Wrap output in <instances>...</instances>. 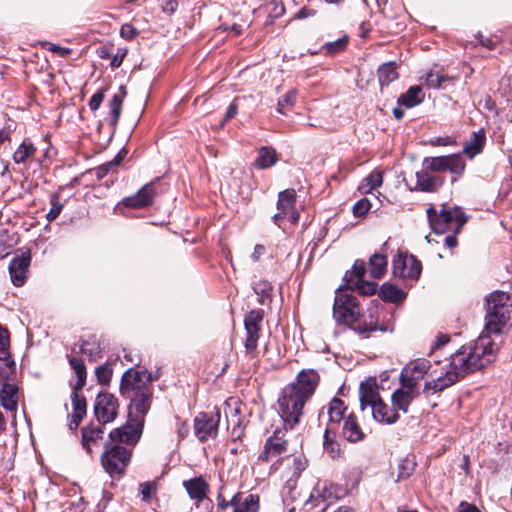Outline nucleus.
<instances>
[{"label":"nucleus","mask_w":512,"mask_h":512,"mask_svg":"<svg viewBox=\"0 0 512 512\" xmlns=\"http://www.w3.org/2000/svg\"><path fill=\"white\" fill-rule=\"evenodd\" d=\"M498 351V346L490 337L479 336L469 344L463 345L451 355L449 362L430 372L431 380L425 382L424 392L435 394L455 384L468 373L480 370L491 364Z\"/></svg>","instance_id":"nucleus-1"},{"label":"nucleus","mask_w":512,"mask_h":512,"mask_svg":"<svg viewBox=\"0 0 512 512\" xmlns=\"http://www.w3.org/2000/svg\"><path fill=\"white\" fill-rule=\"evenodd\" d=\"M320 376L314 369H303L288 384L278 399L279 414L284 430H292L300 423L306 403L314 395Z\"/></svg>","instance_id":"nucleus-2"},{"label":"nucleus","mask_w":512,"mask_h":512,"mask_svg":"<svg viewBox=\"0 0 512 512\" xmlns=\"http://www.w3.org/2000/svg\"><path fill=\"white\" fill-rule=\"evenodd\" d=\"M427 216L430 227L436 234L448 231L458 233L467 221V217L459 207H443L440 213L430 207L427 209Z\"/></svg>","instance_id":"nucleus-3"},{"label":"nucleus","mask_w":512,"mask_h":512,"mask_svg":"<svg viewBox=\"0 0 512 512\" xmlns=\"http://www.w3.org/2000/svg\"><path fill=\"white\" fill-rule=\"evenodd\" d=\"M360 308L358 299L343 287L337 289L333 305V316L338 323L354 327L358 322Z\"/></svg>","instance_id":"nucleus-4"},{"label":"nucleus","mask_w":512,"mask_h":512,"mask_svg":"<svg viewBox=\"0 0 512 512\" xmlns=\"http://www.w3.org/2000/svg\"><path fill=\"white\" fill-rule=\"evenodd\" d=\"M131 459V451L118 444H107L101 462L105 471L112 477L123 475Z\"/></svg>","instance_id":"nucleus-5"},{"label":"nucleus","mask_w":512,"mask_h":512,"mask_svg":"<svg viewBox=\"0 0 512 512\" xmlns=\"http://www.w3.org/2000/svg\"><path fill=\"white\" fill-rule=\"evenodd\" d=\"M144 389H152L151 378L146 371L129 369L123 374L120 384L123 397L144 392Z\"/></svg>","instance_id":"nucleus-6"},{"label":"nucleus","mask_w":512,"mask_h":512,"mask_svg":"<svg viewBox=\"0 0 512 512\" xmlns=\"http://www.w3.org/2000/svg\"><path fill=\"white\" fill-rule=\"evenodd\" d=\"M263 317L264 312L261 309H253L245 315L244 327L246 337L244 347L248 354H253L257 349Z\"/></svg>","instance_id":"nucleus-7"},{"label":"nucleus","mask_w":512,"mask_h":512,"mask_svg":"<svg viewBox=\"0 0 512 512\" xmlns=\"http://www.w3.org/2000/svg\"><path fill=\"white\" fill-rule=\"evenodd\" d=\"M424 165L431 172L449 171L456 176L462 175L465 170V161L459 154L426 158Z\"/></svg>","instance_id":"nucleus-8"},{"label":"nucleus","mask_w":512,"mask_h":512,"mask_svg":"<svg viewBox=\"0 0 512 512\" xmlns=\"http://www.w3.org/2000/svg\"><path fill=\"white\" fill-rule=\"evenodd\" d=\"M296 192L294 189H286L279 193L276 213L272 220L274 223L281 227V221L288 219L292 224H296L299 219V214L295 209Z\"/></svg>","instance_id":"nucleus-9"},{"label":"nucleus","mask_w":512,"mask_h":512,"mask_svg":"<svg viewBox=\"0 0 512 512\" xmlns=\"http://www.w3.org/2000/svg\"><path fill=\"white\" fill-rule=\"evenodd\" d=\"M118 407V400L114 395L99 393L95 399L94 413L100 423L107 424L117 417Z\"/></svg>","instance_id":"nucleus-10"},{"label":"nucleus","mask_w":512,"mask_h":512,"mask_svg":"<svg viewBox=\"0 0 512 512\" xmlns=\"http://www.w3.org/2000/svg\"><path fill=\"white\" fill-rule=\"evenodd\" d=\"M286 430L277 429L265 442L259 459L265 462L278 461L282 455L287 453L288 441L284 438Z\"/></svg>","instance_id":"nucleus-11"},{"label":"nucleus","mask_w":512,"mask_h":512,"mask_svg":"<svg viewBox=\"0 0 512 512\" xmlns=\"http://www.w3.org/2000/svg\"><path fill=\"white\" fill-rule=\"evenodd\" d=\"M421 263L413 255L398 254L392 263L393 275L402 279H417L421 273Z\"/></svg>","instance_id":"nucleus-12"},{"label":"nucleus","mask_w":512,"mask_h":512,"mask_svg":"<svg viewBox=\"0 0 512 512\" xmlns=\"http://www.w3.org/2000/svg\"><path fill=\"white\" fill-rule=\"evenodd\" d=\"M220 413L217 411L215 415L207 413H199L194 419V430L196 437L204 442L209 438L216 437L218 433V423Z\"/></svg>","instance_id":"nucleus-13"},{"label":"nucleus","mask_w":512,"mask_h":512,"mask_svg":"<svg viewBox=\"0 0 512 512\" xmlns=\"http://www.w3.org/2000/svg\"><path fill=\"white\" fill-rule=\"evenodd\" d=\"M431 363L427 359H417L408 363L402 370L401 382L418 389L419 381L431 369Z\"/></svg>","instance_id":"nucleus-14"},{"label":"nucleus","mask_w":512,"mask_h":512,"mask_svg":"<svg viewBox=\"0 0 512 512\" xmlns=\"http://www.w3.org/2000/svg\"><path fill=\"white\" fill-rule=\"evenodd\" d=\"M142 421L139 420H128V422L122 427L116 428L110 432V440L113 443H126L135 444L140 439L143 428Z\"/></svg>","instance_id":"nucleus-15"},{"label":"nucleus","mask_w":512,"mask_h":512,"mask_svg":"<svg viewBox=\"0 0 512 512\" xmlns=\"http://www.w3.org/2000/svg\"><path fill=\"white\" fill-rule=\"evenodd\" d=\"M130 401L129 418L144 422L152 402V389H144V392L125 397Z\"/></svg>","instance_id":"nucleus-16"},{"label":"nucleus","mask_w":512,"mask_h":512,"mask_svg":"<svg viewBox=\"0 0 512 512\" xmlns=\"http://www.w3.org/2000/svg\"><path fill=\"white\" fill-rule=\"evenodd\" d=\"M416 183L411 190H417L427 193L437 192L444 184V179L434 175L428 169H423L415 173Z\"/></svg>","instance_id":"nucleus-17"},{"label":"nucleus","mask_w":512,"mask_h":512,"mask_svg":"<svg viewBox=\"0 0 512 512\" xmlns=\"http://www.w3.org/2000/svg\"><path fill=\"white\" fill-rule=\"evenodd\" d=\"M30 262L29 253H22L11 260L8 269L11 281L15 286L20 287L25 283Z\"/></svg>","instance_id":"nucleus-18"},{"label":"nucleus","mask_w":512,"mask_h":512,"mask_svg":"<svg viewBox=\"0 0 512 512\" xmlns=\"http://www.w3.org/2000/svg\"><path fill=\"white\" fill-rule=\"evenodd\" d=\"M419 395L418 389L401 382V387L391 395L392 406L398 413H407L412 401Z\"/></svg>","instance_id":"nucleus-19"},{"label":"nucleus","mask_w":512,"mask_h":512,"mask_svg":"<svg viewBox=\"0 0 512 512\" xmlns=\"http://www.w3.org/2000/svg\"><path fill=\"white\" fill-rule=\"evenodd\" d=\"M156 190L154 183L144 185L135 195L124 198L119 204L134 208L141 209L152 204Z\"/></svg>","instance_id":"nucleus-20"},{"label":"nucleus","mask_w":512,"mask_h":512,"mask_svg":"<svg viewBox=\"0 0 512 512\" xmlns=\"http://www.w3.org/2000/svg\"><path fill=\"white\" fill-rule=\"evenodd\" d=\"M346 410L347 406L345 403L341 399L334 397L327 405L328 422L326 428H332L333 431H337L340 422L346 418L344 417Z\"/></svg>","instance_id":"nucleus-21"},{"label":"nucleus","mask_w":512,"mask_h":512,"mask_svg":"<svg viewBox=\"0 0 512 512\" xmlns=\"http://www.w3.org/2000/svg\"><path fill=\"white\" fill-rule=\"evenodd\" d=\"M359 395L361 410H365L366 407H371L372 409L374 404L378 401H382L379 397L377 384L374 380L362 382L359 388Z\"/></svg>","instance_id":"nucleus-22"},{"label":"nucleus","mask_w":512,"mask_h":512,"mask_svg":"<svg viewBox=\"0 0 512 512\" xmlns=\"http://www.w3.org/2000/svg\"><path fill=\"white\" fill-rule=\"evenodd\" d=\"M509 319V314H504L503 312H497L495 310L493 311H487L486 310V324H485V332L482 333V335H486L488 337H491L489 334H498L502 331L503 327L506 325L507 321ZM493 342L494 340L490 338Z\"/></svg>","instance_id":"nucleus-23"},{"label":"nucleus","mask_w":512,"mask_h":512,"mask_svg":"<svg viewBox=\"0 0 512 512\" xmlns=\"http://www.w3.org/2000/svg\"><path fill=\"white\" fill-rule=\"evenodd\" d=\"M231 506L234 512H258L259 496L254 494L244 496L242 493H236L231 499Z\"/></svg>","instance_id":"nucleus-24"},{"label":"nucleus","mask_w":512,"mask_h":512,"mask_svg":"<svg viewBox=\"0 0 512 512\" xmlns=\"http://www.w3.org/2000/svg\"><path fill=\"white\" fill-rule=\"evenodd\" d=\"M189 497L197 503L202 502L208 493L209 485L202 477H196L183 482Z\"/></svg>","instance_id":"nucleus-25"},{"label":"nucleus","mask_w":512,"mask_h":512,"mask_svg":"<svg viewBox=\"0 0 512 512\" xmlns=\"http://www.w3.org/2000/svg\"><path fill=\"white\" fill-rule=\"evenodd\" d=\"M82 432V446L91 454L93 448L99 446L100 441L103 439L104 431L100 426L89 425L81 430Z\"/></svg>","instance_id":"nucleus-26"},{"label":"nucleus","mask_w":512,"mask_h":512,"mask_svg":"<svg viewBox=\"0 0 512 512\" xmlns=\"http://www.w3.org/2000/svg\"><path fill=\"white\" fill-rule=\"evenodd\" d=\"M342 434L343 437L351 443H357L365 438V433L359 426L354 414H349L344 419Z\"/></svg>","instance_id":"nucleus-27"},{"label":"nucleus","mask_w":512,"mask_h":512,"mask_svg":"<svg viewBox=\"0 0 512 512\" xmlns=\"http://www.w3.org/2000/svg\"><path fill=\"white\" fill-rule=\"evenodd\" d=\"M373 418L383 424H393L399 419V414L394 407L389 408L386 403L378 401L371 409Z\"/></svg>","instance_id":"nucleus-28"},{"label":"nucleus","mask_w":512,"mask_h":512,"mask_svg":"<svg viewBox=\"0 0 512 512\" xmlns=\"http://www.w3.org/2000/svg\"><path fill=\"white\" fill-rule=\"evenodd\" d=\"M71 401H72V407L73 411L70 416L69 421V428L71 430L77 429L80 422L83 420V418L86 415V400L84 397H80L77 392H73L71 395Z\"/></svg>","instance_id":"nucleus-29"},{"label":"nucleus","mask_w":512,"mask_h":512,"mask_svg":"<svg viewBox=\"0 0 512 512\" xmlns=\"http://www.w3.org/2000/svg\"><path fill=\"white\" fill-rule=\"evenodd\" d=\"M0 403L8 411H15L18 406V387L14 383H4L0 389Z\"/></svg>","instance_id":"nucleus-30"},{"label":"nucleus","mask_w":512,"mask_h":512,"mask_svg":"<svg viewBox=\"0 0 512 512\" xmlns=\"http://www.w3.org/2000/svg\"><path fill=\"white\" fill-rule=\"evenodd\" d=\"M509 295L503 291H495L492 292L486 298V310L487 311H497L503 312L504 314H509L508 308Z\"/></svg>","instance_id":"nucleus-31"},{"label":"nucleus","mask_w":512,"mask_h":512,"mask_svg":"<svg viewBox=\"0 0 512 512\" xmlns=\"http://www.w3.org/2000/svg\"><path fill=\"white\" fill-rule=\"evenodd\" d=\"M486 136L483 130L473 132L471 138L465 143L463 152L470 158L479 154L485 144Z\"/></svg>","instance_id":"nucleus-32"},{"label":"nucleus","mask_w":512,"mask_h":512,"mask_svg":"<svg viewBox=\"0 0 512 512\" xmlns=\"http://www.w3.org/2000/svg\"><path fill=\"white\" fill-rule=\"evenodd\" d=\"M336 432L332 428H325L324 431L323 448L332 459L339 458L341 454L340 444L336 441Z\"/></svg>","instance_id":"nucleus-33"},{"label":"nucleus","mask_w":512,"mask_h":512,"mask_svg":"<svg viewBox=\"0 0 512 512\" xmlns=\"http://www.w3.org/2000/svg\"><path fill=\"white\" fill-rule=\"evenodd\" d=\"M424 95L420 86L410 87L404 94L398 99V103L405 106L406 108H413L423 101Z\"/></svg>","instance_id":"nucleus-34"},{"label":"nucleus","mask_w":512,"mask_h":512,"mask_svg":"<svg viewBox=\"0 0 512 512\" xmlns=\"http://www.w3.org/2000/svg\"><path fill=\"white\" fill-rule=\"evenodd\" d=\"M376 310L370 311L368 317H365L363 321L357 322L353 329L359 335H368L370 332L376 331L378 327V317L376 316Z\"/></svg>","instance_id":"nucleus-35"},{"label":"nucleus","mask_w":512,"mask_h":512,"mask_svg":"<svg viewBox=\"0 0 512 512\" xmlns=\"http://www.w3.org/2000/svg\"><path fill=\"white\" fill-rule=\"evenodd\" d=\"M277 162V153L270 147H261L255 160V166L260 169H266Z\"/></svg>","instance_id":"nucleus-36"},{"label":"nucleus","mask_w":512,"mask_h":512,"mask_svg":"<svg viewBox=\"0 0 512 512\" xmlns=\"http://www.w3.org/2000/svg\"><path fill=\"white\" fill-rule=\"evenodd\" d=\"M370 275L375 278H381L387 269V258L380 253L373 254L369 259Z\"/></svg>","instance_id":"nucleus-37"},{"label":"nucleus","mask_w":512,"mask_h":512,"mask_svg":"<svg viewBox=\"0 0 512 512\" xmlns=\"http://www.w3.org/2000/svg\"><path fill=\"white\" fill-rule=\"evenodd\" d=\"M36 151L37 149L32 142L24 140L14 152L13 160L16 164H23L33 157Z\"/></svg>","instance_id":"nucleus-38"},{"label":"nucleus","mask_w":512,"mask_h":512,"mask_svg":"<svg viewBox=\"0 0 512 512\" xmlns=\"http://www.w3.org/2000/svg\"><path fill=\"white\" fill-rule=\"evenodd\" d=\"M344 289H346L347 291L348 290H351V291L358 290L359 293L362 295L371 296V295L375 294L376 289H377V284L374 282L363 281V279L355 280V281L347 280Z\"/></svg>","instance_id":"nucleus-39"},{"label":"nucleus","mask_w":512,"mask_h":512,"mask_svg":"<svg viewBox=\"0 0 512 512\" xmlns=\"http://www.w3.org/2000/svg\"><path fill=\"white\" fill-rule=\"evenodd\" d=\"M379 296L385 301L397 303L404 299L405 294L395 285L390 283H384L380 287Z\"/></svg>","instance_id":"nucleus-40"},{"label":"nucleus","mask_w":512,"mask_h":512,"mask_svg":"<svg viewBox=\"0 0 512 512\" xmlns=\"http://www.w3.org/2000/svg\"><path fill=\"white\" fill-rule=\"evenodd\" d=\"M398 78L395 62H388L378 69V79L381 86L388 85Z\"/></svg>","instance_id":"nucleus-41"},{"label":"nucleus","mask_w":512,"mask_h":512,"mask_svg":"<svg viewBox=\"0 0 512 512\" xmlns=\"http://www.w3.org/2000/svg\"><path fill=\"white\" fill-rule=\"evenodd\" d=\"M16 375V364L8 354L7 359H0V383H10Z\"/></svg>","instance_id":"nucleus-42"},{"label":"nucleus","mask_w":512,"mask_h":512,"mask_svg":"<svg viewBox=\"0 0 512 512\" xmlns=\"http://www.w3.org/2000/svg\"><path fill=\"white\" fill-rule=\"evenodd\" d=\"M69 364L71 368L74 370L76 376H77V382L75 384L74 389L80 390L82 389L86 384V367L84 362L76 357H70L69 358Z\"/></svg>","instance_id":"nucleus-43"},{"label":"nucleus","mask_w":512,"mask_h":512,"mask_svg":"<svg viewBox=\"0 0 512 512\" xmlns=\"http://www.w3.org/2000/svg\"><path fill=\"white\" fill-rule=\"evenodd\" d=\"M296 98L297 90H289L286 94L279 98L277 103V112L283 115L286 114L293 108Z\"/></svg>","instance_id":"nucleus-44"},{"label":"nucleus","mask_w":512,"mask_h":512,"mask_svg":"<svg viewBox=\"0 0 512 512\" xmlns=\"http://www.w3.org/2000/svg\"><path fill=\"white\" fill-rule=\"evenodd\" d=\"M122 97L118 94H115L111 100L109 101V107H110V119L109 124L116 128L121 110H122Z\"/></svg>","instance_id":"nucleus-45"},{"label":"nucleus","mask_w":512,"mask_h":512,"mask_svg":"<svg viewBox=\"0 0 512 512\" xmlns=\"http://www.w3.org/2000/svg\"><path fill=\"white\" fill-rule=\"evenodd\" d=\"M126 154H127L126 150H124V149L120 150L112 161H109V162L96 168V176L99 179L105 177L111 169L115 168L122 162V160L125 158Z\"/></svg>","instance_id":"nucleus-46"},{"label":"nucleus","mask_w":512,"mask_h":512,"mask_svg":"<svg viewBox=\"0 0 512 512\" xmlns=\"http://www.w3.org/2000/svg\"><path fill=\"white\" fill-rule=\"evenodd\" d=\"M383 177L381 172H372L369 174L359 187V189L364 193H369L373 189L382 185Z\"/></svg>","instance_id":"nucleus-47"},{"label":"nucleus","mask_w":512,"mask_h":512,"mask_svg":"<svg viewBox=\"0 0 512 512\" xmlns=\"http://www.w3.org/2000/svg\"><path fill=\"white\" fill-rule=\"evenodd\" d=\"M80 352L87 356L90 361H96L100 356L101 350L99 345L96 343H90L89 341H83L80 345Z\"/></svg>","instance_id":"nucleus-48"},{"label":"nucleus","mask_w":512,"mask_h":512,"mask_svg":"<svg viewBox=\"0 0 512 512\" xmlns=\"http://www.w3.org/2000/svg\"><path fill=\"white\" fill-rule=\"evenodd\" d=\"M414 462L409 459H403L398 464V475L397 481L405 480L409 478L414 471Z\"/></svg>","instance_id":"nucleus-49"},{"label":"nucleus","mask_w":512,"mask_h":512,"mask_svg":"<svg viewBox=\"0 0 512 512\" xmlns=\"http://www.w3.org/2000/svg\"><path fill=\"white\" fill-rule=\"evenodd\" d=\"M112 373V368L108 363L100 365L95 369L97 380L102 385H108L110 383Z\"/></svg>","instance_id":"nucleus-50"},{"label":"nucleus","mask_w":512,"mask_h":512,"mask_svg":"<svg viewBox=\"0 0 512 512\" xmlns=\"http://www.w3.org/2000/svg\"><path fill=\"white\" fill-rule=\"evenodd\" d=\"M347 43H348L347 38L343 37V38L337 39L335 41L325 43L322 48L328 54L333 55V54H336V53L344 50L345 47L347 46Z\"/></svg>","instance_id":"nucleus-51"},{"label":"nucleus","mask_w":512,"mask_h":512,"mask_svg":"<svg viewBox=\"0 0 512 512\" xmlns=\"http://www.w3.org/2000/svg\"><path fill=\"white\" fill-rule=\"evenodd\" d=\"M140 492L144 502H150L152 497L156 495L157 483L155 481L145 482L140 485Z\"/></svg>","instance_id":"nucleus-52"},{"label":"nucleus","mask_w":512,"mask_h":512,"mask_svg":"<svg viewBox=\"0 0 512 512\" xmlns=\"http://www.w3.org/2000/svg\"><path fill=\"white\" fill-rule=\"evenodd\" d=\"M63 204L59 201V195L57 193L51 196V208L47 213L48 221L55 220L61 213Z\"/></svg>","instance_id":"nucleus-53"},{"label":"nucleus","mask_w":512,"mask_h":512,"mask_svg":"<svg viewBox=\"0 0 512 512\" xmlns=\"http://www.w3.org/2000/svg\"><path fill=\"white\" fill-rule=\"evenodd\" d=\"M10 346L9 333L0 326V359H7Z\"/></svg>","instance_id":"nucleus-54"},{"label":"nucleus","mask_w":512,"mask_h":512,"mask_svg":"<svg viewBox=\"0 0 512 512\" xmlns=\"http://www.w3.org/2000/svg\"><path fill=\"white\" fill-rule=\"evenodd\" d=\"M448 76L441 75L439 73L430 72L426 75L425 84L429 88H439L443 82L448 80Z\"/></svg>","instance_id":"nucleus-55"},{"label":"nucleus","mask_w":512,"mask_h":512,"mask_svg":"<svg viewBox=\"0 0 512 512\" xmlns=\"http://www.w3.org/2000/svg\"><path fill=\"white\" fill-rule=\"evenodd\" d=\"M370 208V201L364 198L355 203V205L353 206V213L357 217H362L369 211Z\"/></svg>","instance_id":"nucleus-56"},{"label":"nucleus","mask_w":512,"mask_h":512,"mask_svg":"<svg viewBox=\"0 0 512 512\" xmlns=\"http://www.w3.org/2000/svg\"><path fill=\"white\" fill-rule=\"evenodd\" d=\"M104 90H98L96 93H94L89 101V108L92 111H96L101 106L103 99H104Z\"/></svg>","instance_id":"nucleus-57"},{"label":"nucleus","mask_w":512,"mask_h":512,"mask_svg":"<svg viewBox=\"0 0 512 512\" xmlns=\"http://www.w3.org/2000/svg\"><path fill=\"white\" fill-rule=\"evenodd\" d=\"M366 273L365 263L363 261L357 260L352 267V274L356 277V280L363 279Z\"/></svg>","instance_id":"nucleus-58"},{"label":"nucleus","mask_w":512,"mask_h":512,"mask_svg":"<svg viewBox=\"0 0 512 512\" xmlns=\"http://www.w3.org/2000/svg\"><path fill=\"white\" fill-rule=\"evenodd\" d=\"M476 37L479 39L480 44L489 50H493L497 45V41H495L492 37H484L480 32L476 35Z\"/></svg>","instance_id":"nucleus-59"},{"label":"nucleus","mask_w":512,"mask_h":512,"mask_svg":"<svg viewBox=\"0 0 512 512\" xmlns=\"http://www.w3.org/2000/svg\"><path fill=\"white\" fill-rule=\"evenodd\" d=\"M47 46H48L47 49L49 51L56 53V54L60 55L61 57H66L71 53L70 49L61 47V46L53 44V43H47Z\"/></svg>","instance_id":"nucleus-60"},{"label":"nucleus","mask_w":512,"mask_h":512,"mask_svg":"<svg viewBox=\"0 0 512 512\" xmlns=\"http://www.w3.org/2000/svg\"><path fill=\"white\" fill-rule=\"evenodd\" d=\"M137 32L133 26L126 24L121 28V36L126 39H132L136 36Z\"/></svg>","instance_id":"nucleus-61"},{"label":"nucleus","mask_w":512,"mask_h":512,"mask_svg":"<svg viewBox=\"0 0 512 512\" xmlns=\"http://www.w3.org/2000/svg\"><path fill=\"white\" fill-rule=\"evenodd\" d=\"M271 290V285L267 282H260L255 284L254 291L257 294L267 295L269 291Z\"/></svg>","instance_id":"nucleus-62"},{"label":"nucleus","mask_w":512,"mask_h":512,"mask_svg":"<svg viewBox=\"0 0 512 512\" xmlns=\"http://www.w3.org/2000/svg\"><path fill=\"white\" fill-rule=\"evenodd\" d=\"M458 512H481L474 504L462 501L459 505Z\"/></svg>","instance_id":"nucleus-63"},{"label":"nucleus","mask_w":512,"mask_h":512,"mask_svg":"<svg viewBox=\"0 0 512 512\" xmlns=\"http://www.w3.org/2000/svg\"><path fill=\"white\" fill-rule=\"evenodd\" d=\"M12 130L13 129L10 125H7L6 127L0 130V145L3 144L5 141L10 140Z\"/></svg>","instance_id":"nucleus-64"}]
</instances>
